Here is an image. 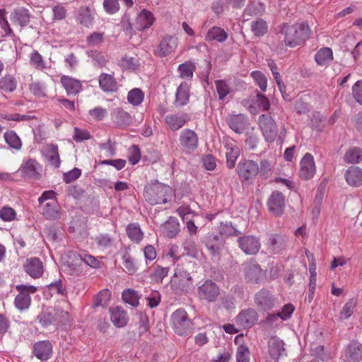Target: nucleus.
I'll use <instances>...</instances> for the list:
<instances>
[{
    "label": "nucleus",
    "mask_w": 362,
    "mask_h": 362,
    "mask_svg": "<svg viewBox=\"0 0 362 362\" xmlns=\"http://www.w3.org/2000/svg\"><path fill=\"white\" fill-rule=\"evenodd\" d=\"M286 47H295L303 43L309 36L310 29L306 23L284 24L281 28Z\"/></svg>",
    "instance_id": "f257e3e1"
},
{
    "label": "nucleus",
    "mask_w": 362,
    "mask_h": 362,
    "mask_svg": "<svg viewBox=\"0 0 362 362\" xmlns=\"http://www.w3.org/2000/svg\"><path fill=\"white\" fill-rule=\"evenodd\" d=\"M144 195L146 201L151 205L163 204L170 199L172 189L167 185L154 182L145 187Z\"/></svg>",
    "instance_id": "f03ea898"
},
{
    "label": "nucleus",
    "mask_w": 362,
    "mask_h": 362,
    "mask_svg": "<svg viewBox=\"0 0 362 362\" xmlns=\"http://www.w3.org/2000/svg\"><path fill=\"white\" fill-rule=\"evenodd\" d=\"M171 320L173 329L176 334L180 336H187L191 334L193 325L184 309L179 308L173 312Z\"/></svg>",
    "instance_id": "7ed1b4c3"
},
{
    "label": "nucleus",
    "mask_w": 362,
    "mask_h": 362,
    "mask_svg": "<svg viewBox=\"0 0 362 362\" xmlns=\"http://www.w3.org/2000/svg\"><path fill=\"white\" fill-rule=\"evenodd\" d=\"M178 142L181 151L186 155H189L198 148L199 136L194 130L186 128L180 132Z\"/></svg>",
    "instance_id": "20e7f679"
},
{
    "label": "nucleus",
    "mask_w": 362,
    "mask_h": 362,
    "mask_svg": "<svg viewBox=\"0 0 362 362\" xmlns=\"http://www.w3.org/2000/svg\"><path fill=\"white\" fill-rule=\"evenodd\" d=\"M18 294L14 299L15 307L20 311L28 310L31 304L30 294L37 291V288L33 285L18 284L16 286Z\"/></svg>",
    "instance_id": "39448f33"
},
{
    "label": "nucleus",
    "mask_w": 362,
    "mask_h": 362,
    "mask_svg": "<svg viewBox=\"0 0 362 362\" xmlns=\"http://www.w3.org/2000/svg\"><path fill=\"white\" fill-rule=\"evenodd\" d=\"M236 171L242 182L250 181L258 175L259 165L252 160H241L238 163Z\"/></svg>",
    "instance_id": "423d86ee"
},
{
    "label": "nucleus",
    "mask_w": 362,
    "mask_h": 362,
    "mask_svg": "<svg viewBox=\"0 0 362 362\" xmlns=\"http://www.w3.org/2000/svg\"><path fill=\"white\" fill-rule=\"evenodd\" d=\"M283 340L277 337H272L267 342V362H279V359L286 356Z\"/></svg>",
    "instance_id": "0eeeda50"
},
{
    "label": "nucleus",
    "mask_w": 362,
    "mask_h": 362,
    "mask_svg": "<svg viewBox=\"0 0 362 362\" xmlns=\"http://www.w3.org/2000/svg\"><path fill=\"white\" fill-rule=\"evenodd\" d=\"M220 295L218 285L212 280L207 279L197 288V296L200 300L209 303L215 302Z\"/></svg>",
    "instance_id": "6e6552de"
},
{
    "label": "nucleus",
    "mask_w": 362,
    "mask_h": 362,
    "mask_svg": "<svg viewBox=\"0 0 362 362\" xmlns=\"http://www.w3.org/2000/svg\"><path fill=\"white\" fill-rule=\"evenodd\" d=\"M258 122L266 141H274L278 134V128L274 119L271 116L263 114L259 117Z\"/></svg>",
    "instance_id": "1a4fd4ad"
},
{
    "label": "nucleus",
    "mask_w": 362,
    "mask_h": 362,
    "mask_svg": "<svg viewBox=\"0 0 362 362\" xmlns=\"http://www.w3.org/2000/svg\"><path fill=\"white\" fill-rule=\"evenodd\" d=\"M238 243L240 249L249 255L257 254L261 247L259 238L252 235L240 237L238 239Z\"/></svg>",
    "instance_id": "9d476101"
},
{
    "label": "nucleus",
    "mask_w": 362,
    "mask_h": 362,
    "mask_svg": "<svg viewBox=\"0 0 362 362\" xmlns=\"http://www.w3.org/2000/svg\"><path fill=\"white\" fill-rule=\"evenodd\" d=\"M167 127L175 132L184 127L189 120L190 116L187 112H178L166 115L164 117Z\"/></svg>",
    "instance_id": "9b49d317"
},
{
    "label": "nucleus",
    "mask_w": 362,
    "mask_h": 362,
    "mask_svg": "<svg viewBox=\"0 0 362 362\" xmlns=\"http://www.w3.org/2000/svg\"><path fill=\"white\" fill-rule=\"evenodd\" d=\"M268 208L269 211L276 216L283 214L285 209V197L278 191L273 192L271 194L268 202Z\"/></svg>",
    "instance_id": "f8f14e48"
},
{
    "label": "nucleus",
    "mask_w": 362,
    "mask_h": 362,
    "mask_svg": "<svg viewBox=\"0 0 362 362\" xmlns=\"http://www.w3.org/2000/svg\"><path fill=\"white\" fill-rule=\"evenodd\" d=\"M300 165L299 176L303 180L311 179L316 171L313 156L310 153H306L301 159Z\"/></svg>",
    "instance_id": "ddd939ff"
},
{
    "label": "nucleus",
    "mask_w": 362,
    "mask_h": 362,
    "mask_svg": "<svg viewBox=\"0 0 362 362\" xmlns=\"http://www.w3.org/2000/svg\"><path fill=\"white\" fill-rule=\"evenodd\" d=\"M286 236L282 234H270L265 243L267 250L273 254L281 253L286 246Z\"/></svg>",
    "instance_id": "4468645a"
},
{
    "label": "nucleus",
    "mask_w": 362,
    "mask_h": 362,
    "mask_svg": "<svg viewBox=\"0 0 362 362\" xmlns=\"http://www.w3.org/2000/svg\"><path fill=\"white\" fill-rule=\"evenodd\" d=\"M226 122L229 127L237 134H242L248 129L249 122L243 114L230 115Z\"/></svg>",
    "instance_id": "2eb2a0df"
},
{
    "label": "nucleus",
    "mask_w": 362,
    "mask_h": 362,
    "mask_svg": "<svg viewBox=\"0 0 362 362\" xmlns=\"http://www.w3.org/2000/svg\"><path fill=\"white\" fill-rule=\"evenodd\" d=\"M177 46V38L173 35H165L160 40L155 52L160 57L169 55Z\"/></svg>",
    "instance_id": "dca6fc26"
},
{
    "label": "nucleus",
    "mask_w": 362,
    "mask_h": 362,
    "mask_svg": "<svg viewBox=\"0 0 362 362\" xmlns=\"http://www.w3.org/2000/svg\"><path fill=\"white\" fill-rule=\"evenodd\" d=\"M243 269L245 279L248 282L258 283L264 276L263 270H262L259 265L255 262L243 264Z\"/></svg>",
    "instance_id": "f3484780"
},
{
    "label": "nucleus",
    "mask_w": 362,
    "mask_h": 362,
    "mask_svg": "<svg viewBox=\"0 0 362 362\" xmlns=\"http://www.w3.org/2000/svg\"><path fill=\"white\" fill-rule=\"evenodd\" d=\"M20 170L24 177L37 178L40 175L41 166L35 159L28 158L23 160Z\"/></svg>",
    "instance_id": "a211bd4d"
},
{
    "label": "nucleus",
    "mask_w": 362,
    "mask_h": 362,
    "mask_svg": "<svg viewBox=\"0 0 362 362\" xmlns=\"http://www.w3.org/2000/svg\"><path fill=\"white\" fill-rule=\"evenodd\" d=\"M224 148L226 150V165L230 169L235 165L236 160L240 156V151L234 141L226 140L223 142Z\"/></svg>",
    "instance_id": "6ab92c4d"
},
{
    "label": "nucleus",
    "mask_w": 362,
    "mask_h": 362,
    "mask_svg": "<svg viewBox=\"0 0 362 362\" xmlns=\"http://www.w3.org/2000/svg\"><path fill=\"white\" fill-rule=\"evenodd\" d=\"M33 353L41 361L48 360L52 354V345L48 340L40 341L33 345Z\"/></svg>",
    "instance_id": "aec40b11"
},
{
    "label": "nucleus",
    "mask_w": 362,
    "mask_h": 362,
    "mask_svg": "<svg viewBox=\"0 0 362 362\" xmlns=\"http://www.w3.org/2000/svg\"><path fill=\"white\" fill-rule=\"evenodd\" d=\"M23 267L25 272L34 279L40 277L43 274L42 262L39 258L31 257L27 259Z\"/></svg>",
    "instance_id": "412c9836"
},
{
    "label": "nucleus",
    "mask_w": 362,
    "mask_h": 362,
    "mask_svg": "<svg viewBox=\"0 0 362 362\" xmlns=\"http://www.w3.org/2000/svg\"><path fill=\"white\" fill-rule=\"evenodd\" d=\"M257 306L261 310H269L274 306V298L270 292L262 289L257 292L255 296Z\"/></svg>",
    "instance_id": "4be33fe9"
},
{
    "label": "nucleus",
    "mask_w": 362,
    "mask_h": 362,
    "mask_svg": "<svg viewBox=\"0 0 362 362\" xmlns=\"http://www.w3.org/2000/svg\"><path fill=\"white\" fill-rule=\"evenodd\" d=\"M252 101H255V105H248V100H243V102L244 106L247 107L250 112L252 114H255L257 112V107L259 110L262 111H267L270 107V102L269 99L265 95L259 93V92L257 93L256 97L252 100Z\"/></svg>",
    "instance_id": "5701e85b"
},
{
    "label": "nucleus",
    "mask_w": 362,
    "mask_h": 362,
    "mask_svg": "<svg viewBox=\"0 0 362 362\" xmlns=\"http://www.w3.org/2000/svg\"><path fill=\"white\" fill-rule=\"evenodd\" d=\"M189 100V85L187 82H182L177 87L175 92V99L173 103L176 107L186 105Z\"/></svg>",
    "instance_id": "b1692460"
},
{
    "label": "nucleus",
    "mask_w": 362,
    "mask_h": 362,
    "mask_svg": "<svg viewBox=\"0 0 362 362\" xmlns=\"http://www.w3.org/2000/svg\"><path fill=\"white\" fill-rule=\"evenodd\" d=\"M30 18L29 11L23 7L14 9L10 15L11 23L21 27L26 26L30 22Z\"/></svg>",
    "instance_id": "393cba45"
},
{
    "label": "nucleus",
    "mask_w": 362,
    "mask_h": 362,
    "mask_svg": "<svg viewBox=\"0 0 362 362\" xmlns=\"http://www.w3.org/2000/svg\"><path fill=\"white\" fill-rule=\"evenodd\" d=\"M154 21L153 14L151 11L144 9L136 18L135 27L138 30H144L149 28Z\"/></svg>",
    "instance_id": "a878e982"
},
{
    "label": "nucleus",
    "mask_w": 362,
    "mask_h": 362,
    "mask_svg": "<svg viewBox=\"0 0 362 362\" xmlns=\"http://www.w3.org/2000/svg\"><path fill=\"white\" fill-rule=\"evenodd\" d=\"M224 243L223 238L217 234H209L206 237L205 244L213 256L218 255Z\"/></svg>",
    "instance_id": "bb28decb"
},
{
    "label": "nucleus",
    "mask_w": 362,
    "mask_h": 362,
    "mask_svg": "<svg viewBox=\"0 0 362 362\" xmlns=\"http://www.w3.org/2000/svg\"><path fill=\"white\" fill-rule=\"evenodd\" d=\"M110 320L117 327H123L128 322V316L125 310L121 307L117 306L110 310Z\"/></svg>",
    "instance_id": "cd10ccee"
},
{
    "label": "nucleus",
    "mask_w": 362,
    "mask_h": 362,
    "mask_svg": "<svg viewBox=\"0 0 362 362\" xmlns=\"http://www.w3.org/2000/svg\"><path fill=\"white\" fill-rule=\"evenodd\" d=\"M60 81L69 96L76 95L81 90L82 85L81 81L77 79L68 76H63Z\"/></svg>",
    "instance_id": "c85d7f7f"
},
{
    "label": "nucleus",
    "mask_w": 362,
    "mask_h": 362,
    "mask_svg": "<svg viewBox=\"0 0 362 362\" xmlns=\"http://www.w3.org/2000/svg\"><path fill=\"white\" fill-rule=\"evenodd\" d=\"M347 183L354 187L362 185V170L357 166L349 167L345 173Z\"/></svg>",
    "instance_id": "c756f323"
},
{
    "label": "nucleus",
    "mask_w": 362,
    "mask_h": 362,
    "mask_svg": "<svg viewBox=\"0 0 362 362\" xmlns=\"http://www.w3.org/2000/svg\"><path fill=\"white\" fill-rule=\"evenodd\" d=\"M257 320V314L253 309L242 311L237 317L238 322L245 328L251 327Z\"/></svg>",
    "instance_id": "7c9ffc66"
},
{
    "label": "nucleus",
    "mask_w": 362,
    "mask_h": 362,
    "mask_svg": "<svg viewBox=\"0 0 362 362\" xmlns=\"http://www.w3.org/2000/svg\"><path fill=\"white\" fill-rule=\"evenodd\" d=\"M111 119L117 126H127L131 124V115L123 109L117 107L111 112Z\"/></svg>",
    "instance_id": "2f4dec72"
},
{
    "label": "nucleus",
    "mask_w": 362,
    "mask_h": 362,
    "mask_svg": "<svg viewBox=\"0 0 362 362\" xmlns=\"http://www.w3.org/2000/svg\"><path fill=\"white\" fill-rule=\"evenodd\" d=\"M100 88L104 92H114L117 89V83L115 77L108 74L103 73L98 78Z\"/></svg>",
    "instance_id": "473e14b6"
},
{
    "label": "nucleus",
    "mask_w": 362,
    "mask_h": 362,
    "mask_svg": "<svg viewBox=\"0 0 362 362\" xmlns=\"http://www.w3.org/2000/svg\"><path fill=\"white\" fill-rule=\"evenodd\" d=\"M43 153L51 165L59 168L60 158L58 146L56 144H47L43 149Z\"/></svg>",
    "instance_id": "72a5a7b5"
},
{
    "label": "nucleus",
    "mask_w": 362,
    "mask_h": 362,
    "mask_svg": "<svg viewBox=\"0 0 362 362\" xmlns=\"http://www.w3.org/2000/svg\"><path fill=\"white\" fill-rule=\"evenodd\" d=\"M228 33L224 29L218 26H214L207 32L205 40L209 42L214 40L223 43L228 39Z\"/></svg>",
    "instance_id": "f704fd0d"
},
{
    "label": "nucleus",
    "mask_w": 362,
    "mask_h": 362,
    "mask_svg": "<svg viewBox=\"0 0 362 362\" xmlns=\"http://www.w3.org/2000/svg\"><path fill=\"white\" fill-rule=\"evenodd\" d=\"M95 12L88 7H81L78 11L77 21L81 25L88 28L93 25Z\"/></svg>",
    "instance_id": "c9c22d12"
},
{
    "label": "nucleus",
    "mask_w": 362,
    "mask_h": 362,
    "mask_svg": "<svg viewBox=\"0 0 362 362\" xmlns=\"http://www.w3.org/2000/svg\"><path fill=\"white\" fill-rule=\"evenodd\" d=\"M42 215L50 220H55L60 216L59 206L57 201L49 202L42 205Z\"/></svg>",
    "instance_id": "e433bc0d"
},
{
    "label": "nucleus",
    "mask_w": 362,
    "mask_h": 362,
    "mask_svg": "<svg viewBox=\"0 0 362 362\" xmlns=\"http://www.w3.org/2000/svg\"><path fill=\"white\" fill-rule=\"evenodd\" d=\"M195 69V64L192 61H187L185 63L180 64L177 67L179 77L182 79L191 81L193 78Z\"/></svg>",
    "instance_id": "4c0bfd02"
},
{
    "label": "nucleus",
    "mask_w": 362,
    "mask_h": 362,
    "mask_svg": "<svg viewBox=\"0 0 362 362\" xmlns=\"http://www.w3.org/2000/svg\"><path fill=\"white\" fill-rule=\"evenodd\" d=\"M165 235L168 238L175 237L180 231V223L175 217H170L163 226Z\"/></svg>",
    "instance_id": "58836bf2"
},
{
    "label": "nucleus",
    "mask_w": 362,
    "mask_h": 362,
    "mask_svg": "<svg viewBox=\"0 0 362 362\" xmlns=\"http://www.w3.org/2000/svg\"><path fill=\"white\" fill-rule=\"evenodd\" d=\"M69 306V305L67 302L62 301L55 307L53 315L57 319V324L69 320V313L68 310L64 309H66Z\"/></svg>",
    "instance_id": "ea45409f"
},
{
    "label": "nucleus",
    "mask_w": 362,
    "mask_h": 362,
    "mask_svg": "<svg viewBox=\"0 0 362 362\" xmlns=\"http://www.w3.org/2000/svg\"><path fill=\"white\" fill-rule=\"evenodd\" d=\"M315 60L320 66H325L333 60L332 50L329 47L320 49L315 55Z\"/></svg>",
    "instance_id": "a19ab883"
},
{
    "label": "nucleus",
    "mask_w": 362,
    "mask_h": 362,
    "mask_svg": "<svg viewBox=\"0 0 362 362\" xmlns=\"http://www.w3.org/2000/svg\"><path fill=\"white\" fill-rule=\"evenodd\" d=\"M68 257L69 258L73 257L77 261H80L81 264L83 262L88 266L93 268L98 267L100 264L99 261L97 260L93 256L88 254H76L74 252H69Z\"/></svg>",
    "instance_id": "79ce46f5"
},
{
    "label": "nucleus",
    "mask_w": 362,
    "mask_h": 362,
    "mask_svg": "<svg viewBox=\"0 0 362 362\" xmlns=\"http://www.w3.org/2000/svg\"><path fill=\"white\" fill-rule=\"evenodd\" d=\"M30 64L35 69L45 71L49 67L42 56L36 50L30 54Z\"/></svg>",
    "instance_id": "37998d69"
},
{
    "label": "nucleus",
    "mask_w": 362,
    "mask_h": 362,
    "mask_svg": "<svg viewBox=\"0 0 362 362\" xmlns=\"http://www.w3.org/2000/svg\"><path fill=\"white\" fill-rule=\"evenodd\" d=\"M126 232L128 238L136 243H139L144 238V233L138 223H129L126 228Z\"/></svg>",
    "instance_id": "c03bdc74"
},
{
    "label": "nucleus",
    "mask_w": 362,
    "mask_h": 362,
    "mask_svg": "<svg viewBox=\"0 0 362 362\" xmlns=\"http://www.w3.org/2000/svg\"><path fill=\"white\" fill-rule=\"evenodd\" d=\"M119 65L123 70L134 71L139 69L140 63L137 57L126 55L119 62Z\"/></svg>",
    "instance_id": "a18cd8bd"
},
{
    "label": "nucleus",
    "mask_w": 362,
    "mask_h": 362,
    "mask_svg": "<svg viewBox=\"0 0 362 362\" xmlns=\"http://www.w3.org/2000/svg\"><path fill=\"white\" fill-rule=\"evenodd\" d=\"M17 79L11 75H6L0 79V89L6 93L13 92L17 88Z\"/></svg>",
    "instance_id": "49530a36"
},
{
    "label": "nucleus",
    "mask_w": 362,
    "mask_h": 362,
    "mask_svg": "<svg viewBox=\"0 0 362 362\" xmlns=\"http://www.w3.org/2000/svg\"><path fill=\"white\" fill-rule=\"evenodd\" d=\"M4 137L6 143L9 146L10 148L18 151L21 148V140L14 131H6L4 134Z\"/></svg>",
    "instance_id": "de8ad7c7"
},
{
    "label": "nucleus",
    "mask_w": 362,
    "mask_h": 362,
    "mask_svg": "<svg viewBox=\"0 0 362 362\" xmlns=\"http://www.w3.org/2000/svg\"><path fill=\"white\" fill-rule=\"evenodd\" d=\"M344 159L347 163H359L362 160V150L358 147L351 148L346 152Z\"/></svg>",
    "instance_id": "09e8293b"
},
{
    "label": "nucleus",
    "mask_w": 362,
    "mask_h": 362,
    "mask_svg": "<svg viewBox=\"0 0 362 362\" xmlns=\"http://www.w3.org/2000/svg\"><path fill=\"white\" fill-rule=\"evenodd\" d=\"M111 298V292L108 289L101 290L94 298V307L107 306Z\"/></svg>",
    "instance_id": "8fccbe9b"
},
{
    "label": "nucleus",
    "mask_w": 362,
    "mask_h": 362,
    "mask_svg": "<svg viewBox=\"0 0 362 362\" xmlns=\"http://www.w3.org/2000/svg\"><path fill=\"white\" fill-rule=\"evenodd\" d=\"M220 236L222 238L229 236H237L242 233L241 231L235 228L231 223V222L226 221V223H221L219 227Z\"/></svg>",
    "instance_id": "3c124183"
},
{
    "label": "nucleus",
    "mask_w": 362,
    "mask_h": 362,
    "mask_svg": "<svg viewBox=\"0 0 362 362\" xmlns=\"http://www.w3.org/2000/svg\"><path fill=\"white\" fill-rule=\"evenodd\" d=\"M122 300L133 307L139 305V295L134 290L128 288L124 290L122 293Z\"/></svg>",
    "instance_id": "603ef678"
},
{
    "label": "nucleus",
    "mask_w": 362,
    "mask_h": 362,
    "mask_svg": "<svg viewBox=\"0 0 362 362\" xmlns=\"http://www.w3.org/2000/svg\"><path fill=\"white\" fill-rule=\"evenodd\" d=\"M144 95L139 88H133L127 95L128 102L134 106L140 105L144 100Z\"/></svg>",
    "instance_id": "864d4df0"
},
{
    "label": "nucleus",
    "mask_w": 362,
    "mask_h": 362,
    "mask_svg": "<svg viewBox=\"0 0 362 362\" xmlns=\"http://www.w3.org/2000/svg\"><path fill=\"white\" fill-rule=\"evenodd\" d=\"M251 28L255 35L260 37L267 32L268 26L265 21L259 18L252 23Z\"/></svg>",
    "instance_id": "5fc2aeb1"
},
{
    "label": "nucleus",
    "mask_w": 362,
    "mask_h": 362,
    "mask_svg": "<svg viewBox=\"0 0 362 362\" xmlns=\"http://www.w3.org/2000/svg\"><path fill=\"white\" fill-rule=\"evenodd\" d=\"M94 241L98 248L105 250L110 247L113 243V238L108 234H100L95 237Z\"/></svg>",
    "instance_id": "6e6d98bb"
},
{
    "label": "nucleus",
    "mask_w": 362,
    "mask_h": 362,
    "mask_svg": "<svg viewBox=\"0 0 362 362\" xmlns=\"http://www.w3.org/2000/svg\"><path fill=\"white\" fill-rule=\"evenodd\" d=\"M30 91L37 98L46 97V86L45 83L41 81H34L30 84Z\"/></svg>",
    "instance_id": "4d7b16f0"
},
{
    "label": "nucleus",
    "mask_w": 362,
    "mask_h": 362,
    "mask_svg": "<svg viewBox=\"0 0 362 362\" xmlns=\"http://www.w3.org/2000/svg\"><path fill=\"white\" fill-rule=\"evenodd\" d=\"M122 264L125 268L126 272L129 275L135 274L138 269L134 259L127 252L122 257Z\"/></svg>",
    "instance_id": "13d9d810"
},
{
    "label": "nucleus",
    "mask_w": 362,
    "mask_h": 362,
    "mask_svg": "<svg viewBox=\"0 0 362 362\" xmlns=\"http://www.w3.org/2000/svg\"><path fill=\"white\" fill-rule=\"evenodd\" d=\"M214 83L219 100H224L230 92V86L223 80H216Z\"/></svg>",
    "instance_id": "bf43d9fd"
},
{
    "label": "nucleus",
    "mask_w": 362,
    "mask_h": 362,
    "mask_svg": "<svg viewBox=\"0 0 362 362\" xmlns=\"http://www.w3.org/2000/svg\"><path fill=\"white\" fill-rule=\"evenodd\" d=\"M250 76L254 79L256 85H257L262 92L266 91L267 88V78L266 76L261 71H254L251 72Z\"/></svg>",
    "instance_id": "052dcab7"
},
{
    "label": "nucleus",
    "mask_w": 362,
    "mask_h": 362,
    "mask_svg": "<svg viewBox=\"0 0 362 362\" xmlns=\"http://www.w3.org/2000/svg\"><path fill=\"white\" fill-rule=\"evenodd\" d=\"M88 55L92 59L95 66L103 67L107 64V57L102 52L98 50L90 51L88 52Z\"/></svg>",
    "instance_id": "680f3d73"
},
{
    "label": "nucleus",
    "mask_w": 362,
    "mask_h": 362,
    "mask_svg": "<svg viewBox=\"0 0 362 362\" xmlns=\"http://www.w3.org/2000/svg\"><path fill=\"white\" fill-rule=\"evenodd\" d=\"M104 41V33L94 32L90 35L86 40L87 45L90 47H98Z\"/></svg>",
    "instance_id": "e2e57ef3"
},
{
    "label": "nucleus",
    "mask_w": 362,
    "mask_h": 362,
    "mask_svg": "<svg viewBox=\"0 0 362 362\" xmlns=\"http://www.w3.org/2000/svg\"><path fill=\"white\" fill-rule=\"evenodd\" d=\"M356 305V300L354 298L349 300L346 304L344 305L340 317L343 320H346L350 317L354 313V308Z\"/></svg>",
    "instance_id": "0e129e2a"
},
{
    "label": "nucleus",
    "mask_w": 362,
    "mask_h": 362,
    "mask_svg": "<svg viewBox=\"0 0 362 362\" xmlns=\"http://www.w3.org/2000/svg\"><path fill=\"white\" fill-rule=\"evenodd\" d=\"M37 320L39 323L43 327H47L48 326L57 324V319L54 317L53 314L48 312H42L38 316Z\"/></svg>",
    "instance_id": "69168bd1"
},
{
    "label": "nucleus",
    "mask_w": 362,
    "mask_h": 362,
    "mask_svg": "<svg viewBox=\"0 0 362 362\" xmlns=\"http://www.w3.org/2000/svg\"><path fill=\"white\" fill-rule=\"evenodd\" d=\"M72 137L76 142H82L91 139V135L86 129L74 127Z\"/></svg>",
    "instance_id": "338daca9"
},
{
    "label": "nucleus",
    "mask_w": 362,
    "mask_h": 362,
    "mask_svg": "<svg viewBox=\"0 0 362 362\" xmlns=\"http://www.w3.org/2000/svg\"><path fill=\"white\" fill-rule=\"evenodd\" d=\"M250 351L245 345L238 347L236 353L237 362H250Z\"/></svg>",
    "instance_id": "774afa93"
}]
</instances>
